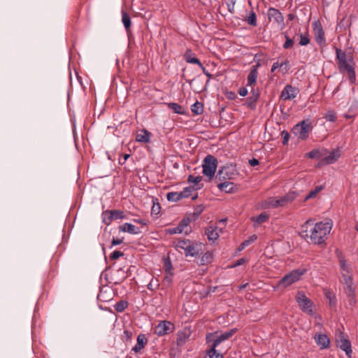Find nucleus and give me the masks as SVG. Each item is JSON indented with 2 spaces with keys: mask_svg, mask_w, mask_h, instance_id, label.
I'll use <instances>...</instances> for the list:
<instances>
[{
  "mask_svg": "<svg viewBox=\"0 0 358 358\" xmlns=\"http://www.w3.org/2000/svg\"><path fill=\"white\" fill-rule=\"evenodd\" d=\"M104 215H110L113 220H122L124 217V212L119 210H107L103 212Z\"/></svg>",
  "mask_w": 358,
  "mask_h": 358,
  "instance_id": "obj_27",
  "label": "nucleus"
},
{
  "mask_svg": "<svg viewBox=\"0 0 358 358\" xmlns=\"http://www.w3.org/2000/svg\"><path fill=\"white\" fill-rule=\"evenodd\" d=\"M336 59L338 62H341L347 59V55L344 51L336 48Z\"/></svg>",
  "mask_w": 358,
  "mask_h": 358,
  "instance_id": "obj_49",
  "label": "nucleus"
},
{
  "mask_svg": "<svg viewBox=\"0 0 358 358\" xmlns=\"http://www.w3.org/2000/svg\"><path fill=\"white\" fill-rule=\"evenodd\" d=\"M268 17L269 20H273L282 28L285 27L284 17L278 9L272 7L269 8L268 10Z\"/></svg>",
  "mask_w": 358,
  "mask_h": 358,
  "instance_id": "obj_14",
  "label": "nucleus"
},
{
  "mask_svg": "<svg viewBox=\"0 0 358 358\" xmlns=\"http://www.w3.org/2000/svg\"><path fill=\"white\" fill-rule=\"evenodd\" d=\"M341 275L343 278L344 282L346 285L348 289L352 290L353 280L352 274L350 273V270L345 271H341Z\"/></svg>",
  "mask_w": 358,
  "mask_h": 358,
  "instance_id": "obj_25",
  "label": "nucleus"
},
{
  "mask_svg": "<svg viewBox=\"0 0 358 358\" xmlns=\"http://www.w3.org/2000/svg\"><path fill=\"white\" fill-rule=\"evenodd\" d=\"M245 21L248 24L256 27L257 25L256 13L253 10L250 12L249 15L245 18Z\"/></svg>",
  "mask_w": 358,
  "mask_h": 358,
  "instance_id": "obj_38",
  "label": "nucleus"
},
{
  "mask_svg": "<svg viewBox=\"0 0 358 358\" xmlns=\"http://www.w3.org/2000/svg\"><path fill=\"white\" fill-rule=\"evenodd\" d=\"M285 38H286V41H285V43L283 44V48L285 49L291 48L294 44V41L287 35H285Z\"/></svg>",
  "mask_w": 358,
  "mask_h": 358,
  "instance_id": "obj_55",
  "label": "nucleus"
},
{
  "mask_svg": "<svg viewBox=\"0 0 358 358\" xmlns=\"http://www.w3.org/2000/svg\"><path fill=\"white\" fill-rule=\"evenodd\" d=\"M314 339L320 350L327 349L330 347V339L326 334H316Z\"/></svg>",
  "mask_w": 358,
  "mask_h": 358,
  "instance_id": "obj_16",
  "label": "nucleus"
},
{
  "mask_svg": "<svg viewBox=\"0 0 358 358\" xmlns=\"http://www.w3.org/2000/svg\"><path fill=\"white\" fill-rule=\"evenodd\" d=\"M97 298L99 301H109L112 299L110 296L106 297V296H105V293L102 290L100 291Z\"/></svg>",
  "mask_w": 358,
  "mask_h": 358,
  "instance_id": "obj_59",
  "label": "nucleus"
},
{
  "mask_svg": "<svg viewBox=\"0 0 358 358\" xmlns=\"http://www.w3.org/2000/svg\"><path fill=\"white\" fill-rule=\"evenodd\" d=\"M269 218V215L264 212L259 214L257 217H252V220L255 222V225H259L266 222Z\"/></svg>",
  "mask_w": 358,
  "mask_h": 358,
  "instance_id": "obj_33",
  "label": "nucleus"
},
{
  "mask_svg": "<svg viewBox=\"0 0 358 358\" xmlns=\"http://www.w3.org/2000/svg\"><path fill=\"white\" fill-rule=\"evenodd\" d=\"M204 210V207L203 205H198L194 208V212L192 213V217L194 220H197L200 215Z\"/></svg>",
  "mask_w": 358,
  "mask_h": 358,
  "instance_id": "obj_45",
  "label": "nucleus"
},
{
  "mask_svg": "<svg viewBox=\"0 0 358 358\" xmlns=\"http://www.w3.org/2000/svg\"><path fill=\"white\" fill-rule=\"evenodd\" d=\"M340 157V154L338 151H331L328 156L322 159L321 162L324 164H334Z\"/></svg>",
  "mask_w": 358,
  "mask_h": 358,
  "instance_id": "obj_24",
  "label": "nucleus"
},
{
  "mask_svg": "<svg viewBox=\"0 0 358 358\" xmlns=\"http://www.w3.org/2000/svg\"><path fill=\"white\" fill-rule=\"evenodd\" d=\"M322 155L318 149H314L306 154V156L310 159H320Z\"/></svg>",
  "mask_w": 358,
  "mask_h": 358,
  "instance_id": "obj_44",
  "label": "nucleus"
},
{
  "mask_svg": "<svg viewBox=\"0 0 358 358\" xmlns=\"http://www.w3.org/2000/svg\"><path fill=\"white\" fill-rule=\"evenodd\" d=\"M119 231L122 232H127L130 234H138L141 233V230L138 227L131 223H124L119 227Z\"/></svg>",
  "mask_w": 358,
  "mask_h": 358,
  "instance_id": "obj_21",
  "label": "nucleus"
},
{
  "mask_svg": "<svg viewBox=\"0 0 358 358\" xmlns=\"http://www.w3.org/2000/svg\"><path fill=\"white\" fill-rule=\"evenodd\" d=\"M173 245L176 249L183 250L187 257H197L202 253L203 245L201 243L183 239L175 241Z\"/></svg>",
  "mask_w": 358,
  "mask_h": 358,
  "instance_id": "obj_2",
  "label": "nucleus"
},
{
  "mask_svg": "<svg viewBox=\"0 0 358 358\" xmlns=\"http://www.w3.org/2000/svg\"><path fill=\"white\" fill-rule=\"evenodd\" d=\"M281 136L282 137V144L284 145H287L289 139V134L287 131L284 130L281 132Z\"/></svg>",
  "mask_w": 358,
  "mask_h": 358,
  "instance_id": "obj_58",
  "label": "nucleus"
},
{
  "mask_svg": "<svg viewBox=\"0 0 358 358\" xmlns=\"http://www.w3.org/2000/svg\"><path fill=\"white\" fill-rule=\"evenodd\" d=\"M237 331V329H231L229 331H225L222 334H221L220 336H217L222 342H223L225 340L229 339L230 337H231Z\"/></svg>",
  "mask_w": 358,
  "mask_h": 358,
  "instance_id": "obj_41",
  "label": "nucleus"
},
{
  "mask_svg": "<svg viewBox=\"0 0 358 358\" xmlns=\"http://www.w3.org/2000/svg\"><path fill=\"white\" fill-rule=\"evenodd\" d=\"M326 297L329 300V305L331 306H334L336 304V298L334 295H333L331 292L326 293Z\"/></svg>",
  "mask_w": 358,
  "mask_h": 358,
  "instance_id": "obj_54",
  "label": "nucleus"
},
{
  "mask_svg": "<svg viewBox=\"0 0 358 358\" xmlns=\"http://www.w3.org/2000/svg\"><path fill=\"white\" fill-rule=\"evenodd\" d=\"M340 266H341V271H345L350 270V267L347 264V262L344 259H340Z\"/></svg>",
  "mask_w": 358,
  "mask_h": 358,
  "instance_id": "obj_61",
  "label": "nucleus"
},
{
  "mask_svg": "<svg viewBox=\"0 0 358 358\" xmlns=\"http://www.w3.org/2000/svg\"><path fill=\"white\" fill-rule=\"evenodd\" d=\"M260 97V90L257 87H252L250 90V95L247 98L245 101L246 106L251 109L255 110L257 108V103Z\"/></svg>",
  "mask_w": 358,
  "mask_h": 358,
  "instance_id": "obj_12",
  "label": "nucleus"
},
{
  "mask_svg": "<svg viewBox=\"0 0 358 358\" xmlns=\"http://www.w3.org/2000/svg\"><path fill=\"white\" fill-rule=\"evenodd\" d=\"M326 120L327 121L334 122L336 120V115L334 111L333 110H329L325 115Z\"/></svg>",
  "mask_w": 358,
  "mask_h": 358,
  "instance_id": "obj_53",
  "label": "nucleus"
},
{
  "mask_svg": "<svg viewBox=\"0 0 358 358\" xmlns=\"http://www.w3.org/2000/svg\"><path fill=\"white\" fill-rule=\"evenodd\" d=\"M148 342V339L146 338L145 334H141L137 337V343L132 348V351L135 353L139 352L146 345Z\"/></svg>",
  "mask_w": 358,
  "mask_h": 358,
  "instance_id": "obj_23",
  "label": "nucleus"
},
{
  "mask_svg": "<svg viewBox=\"0 0 358 358\" xmlns=\"http://www.w3.org/2000/svg\"><path fill=\"white\" fill-rule=\"evenodd\" d=\"M206 339L209 347L208 350H216L217 347L222 343L220 338L213 334H208Z\"/></svg>",
  "mask_w": 358,
  "mask_h": 358,
  "instance_id": "obj_19",
  "label": "nucleus"
},
{
  "mask_svg": "<svg viewBox=\"0 0 358 358\" xmlns=\"http://www.w3.org/2000/svg\"><path fill=\"white\" fill-rule=\"evenodd\" d=\"M174 324L169 321L163 320L155 326L154 332L158 336H163L173 331Z\"/></svg>",
  "mask_w": 358,
  "mask_h": 358,
  "instance_id": "obj_9",
  "label": "nucleus"
},
{
  "mask_svg": "<svg viewBox=\"0 0 358 358\" xmlns=\"http://www.w3.org/2000/svg\"><path fill=\"white\" fill-rule=\"evenodd\" d=\"M296 301L300 309L310 315H313V303L309 299L303 291H299L296 296Z\"/></svg>",
  "mask_w": 358,
  "mask_h": 358,
  "instance_id": "obj_5",
  "label": "nucleus"
},
{
  "mask_svg": "<svg viewBox=\"0 0 358 358\" xmlns=\"http://www.w3.org/2000/svg\"><path fill=\"white\" fill-rule=\"evenodd\" d=\"M160 208H160L159 203H155L153 201V205H152V210H151V214L157 215L160 212Z\"/></svg>",
  "mask_w": 358,
  "mask_h": 358,
  "instance_id": "obj_56",
  "label": "nucleus"
},
{
  "mask_svg": "<svg viewBox=\"0 0 358 358\" xmlns=\"http://www.w3.org/2000/svg\"><path fill=\"white\" fill-rule=\"evenodd\" d=\"M299 93V90L297 87L287 85L281 92L280 97L285 101L291 100L296 98Z\"/></svg>",
  "mask_w": 358,
  "mask_h": 358,
  "instance_id": "obj_15",
  "label": "nucleus"
},
{
  "mask_svg": "<svg viewBox=\"0 0 358 358\" xmlns=\"http://www.w3.org/2000/svg\"><path fill=\"white\" fill-rule=\"evenodd\" d=\"M218 189L226 193H231L234 189V183L231 182H223L217 185Z\"/></svg>",
  "mask_w": 358,
  "mask_h": 358,
  "instance_id": "obj_28",
  "label": "nucleus"
},
{
  "mask_svg": "<svg viewBox=\"0 0 358 358\" xmlns=\"http://www.w3.org/2000/svg\"><path fill=\"white\" fill-rule=\"evenodd\" d=\"M217 166V159L215 157L211 155H208L203 160L202 168L203 174L208 179V182L212 180L214 177Z\"/></svg>",
  "mask_w": 358,
  "mask_h": 358,
  "instance_id": "obj_4",
  "label": "nucleus"
},
{
  "mask_svg": "<svg viewBox=\"0 0 358 358\" xmlns=\"http://www.w3.org/2000/svg\"><path fill=\"white\" fill-rule=\"evenodd\" d=\"M122 22L127 31H128L131 27V21L130 16L124 10H122Z\"/></svg>",
  "mask_w": 358,
  "mask_h": 358,
  "instance_id": "obj_36",
  "label": "nucleus"
},
{
  "mask_svg": "<svg viewBox=\"0 0 358 358\" xmlns=\"http://www.w3.org/2000/svg\"><path fill=\"white\" fill-rule=\"evenodd\" d=\"M299 36L300 38V41L299 43L300 45H307L310 43V39L308 34H300Z\"/></svg>",
  "mask_w": 358,
  "mask_h": 358,
  "instance_id": "obj_48",
  "label": "nucleus"
},
{
  "mask_svg": "<svg viewBox=\"0 0 358 358\" xmlns=\"http://www.w3.org/2000/svg\"><path fill=\"white\" fill-rule=\"evenodd\" d=\"M297 194L295 192H289L285 196L280 197L281 202H282L283 206H285L289 203H291L296 198Z\"/></svg>",
  "mask_w": 358,
  "mask_h": 358,
  "instance_id": "obj_31",
  "label": "nucleus"
},
{
  "mask_svg": "<svg viewBox=\"0 0 358 358\" xmlns=\"http://www.w3.org/2000/svg\"><path fill=\"white\" fill-rule=\"evenodd\" d=\"M323 189L322 185L317 186L314 189L311 190L304 198V201H308L309 199L316 196V195Z\"/></svg>",
  "mask_w": 358,
  "mask_h": 358,
  "instance_id": "obj_42",
  "label": "nucleus"
},
{
  "mask_svg": "<svg viewBox=\"0 0 358 358\" xmlns=\"http://www.w3.org/2000/svg\"><path fill=\"white\" fill-rule=\"evenodd\" d=\"M173 273H166L162 280L163 285L166 286L167 287L171 286L173 282Z\"/></svg>",
  "mask_w": 358,
  "mask_h": 358,
  "instance_id": "obj_43",
  "label": "nucleus"
},
{
  "mask_svg": "<svg viewBox=\"0 0 358 358\" xmlns=\"http://www.w3.org/2000/svg\"><path fill=\"white\" fill-rule=\"evenodd\" d=\"M206 354L209 358H224L223 355L217 350H207Z\"/></svg>",
  "mask_w": 358,
  "mask_h": 358,
  "instance_id": "obj_46",
  "label": "nucleus"
},
{
  "mask_svg": "<svg viewBox=\"0 0 358 358\" xmlns=\"http://www.w3.org/2000/svg\"><path fill=\"white\" fill-rule=\"evenodd\" d=\"M259 66H260V65L259 64H257L256 65H254L252 67V69L247 77V85L248 86L252 87L257 82V77H258V69Z\"/></svg>",
  "mask_w": 358,
  "mask_h": 358,
  "instance_id": "obj_18",
  "label": "nucleus"
},
{
  "mask_svg": "<svg viewBox=\"0 0 358 358\" xmlns=\"http://www.w3.org/2000/svg\"><path fill=\"white\" fill-rule=\"evenodd\" d=\"M191 110L194 115H201L203 113V105L201 102L196 101L191 106Z\"/></svg>",
  "mask_w": 358,
  "mask_h": 358,
  "instance_id": "obj_35",
  "label": "nucleus"
},
{
  "mask_svg": "<svg viewBox=\"0 0 358 358\" xmlns=\"http://www.w3.org/2000/svg\"><path fill=\"white\" fill-rule=\"evenodd\" d=\"M184 59L187 63L197 64L201 66V62L195 56V54L190 49H187L184 54Z\"/></svg>",
  "mask_w": 358,
  "mask_h": 358,
  "instance_id": "obj_22",
  "label": "nucleus"
},
{
  "mask_svg": "<svg viewBox=\"0 0 358 358\" xmlns=\"http://www.w3.org/2000/svg\"><path fill=\"white\" fill-rule=\"evenodd\" d=\"M336 344L337 347H338L341 350L344 351L346 355L350 358L352 357V348L351 343L348 338H345L344 334L343 332H340L336 337Z\"/></svg>",
  "mask_w": 358,
  "mask_h": 358,
  "instance_id": "obj_10",
  "label": "nucleus"
},
{
  "mask_svg": "<svg viewBox=\"0 0 358 358\" xmlns=\"http://www.w3.org/2000/svg\"><path fill=\"white\" fill-rule=\"evenodd\" d=\"M188 338V336L185 332H180L177 338V344L182 345L185 344Z\"/></svg>",
  "mask_w": 358,
  "mask_h": 358,
  "instance_id": "obj_47",
  "label": "nucleus"
},
{
  "mask_svg": "<svg viewBox=\"0 0 358 358\" xmlns=\"http://www.w3.org/2000/svg\"><path fill=\"white\" fill-rule=\"evenodd\" d=\"M308 272L306 268H299L291 271L283 276L278 282V287H287L292 284L298 282L301 277Z\"/></svg>",
  "mask_w": 358,
  "mask_h": 358,
  "instance_id": "obj_3",
  "label": "nucleus"
},
{
  "mask_svg": "<svg viewBox=\"0 0 358 358\" xmlns=\"http://www.w3.org/2000/svg\"><path fill=\"white\" fill-rule=\"evenodd\" d=\"M349 290V294H348V297H349V299H348V303L350 306H353L356 304V299H355V291L353 289V288L352 287V290L350 289H348Z\"/></svg>",
  "mask_w": 358,
  "mask_h": 358,
  "instance_id": "obj_50",
  "label": "nucleus"
},
{
  "mask_svg": "<svg viewBox=\"0 0 358 358\" xmlns=\"http://www.w3.org/2000/svg\"><path fill=\"white\" fill-rule=\"evenodd\" d=\"M297 194L295 192H289L285 196L280 197L281 202H282L283 206H285L289 203H291L296 198Z\"/></svg>",
  "mask_w": 358,
  "mask_h": 358,
  "instance_id": "obj_29",
  "label": "nucleus"
},
{
  "mask_svg": "<svg viewBox=\"0 0 358 358\" xmlns=\"http://www.w3.org/2000/svg\"><path fill=\"white\" fill-rule=\"evenodd\" d=\"M219 232H222V229L217 227L209 226L206 229L205 234L210 242L215 243L219 238Z\"/></svg>",
  "mask_w": 358,
  "mask_h": 358,
  "instance_id": "obj_17",
  "label": "nucleus"
},
{
  "mask_svg": "<svg viewBox=\"0 0 358 358\" xmlns=\"http://www.w3.org/2000/svg\"><path fill=\"white\" fill-rule=\"evenodd\" d=\"M283 66H285V73H287L289 69V62L288 60H285L281 64H280L278 62H274L271 66V72L273 73L277 69L283 67Z\"/></svg>",
  "mask_w": 358,
  "mask_h": 358,
  "instance_id": "obj_37",
  "label": "nucleus"
},
{
  "mask_svg": "<svg viewBox=\"0 0 358 358\" xmlns=\"http://www.w3.org/2000/svg\"><path fill=\"white\" fill-rule=\"evenodd\" d=\"M191 222V219L189 217H184L178 224V225L176 227L169 229V233L170 234H181L184 232L186 235L189 234L190 230H185L189 223Z\"/></svg>",
  "mask_w": 358,
  "mask_h": 358,
  "instance_id": "obj_13",
  "label": "nucleus"
},
{
  "mask_svg": "<svg viewBox=\"0 0 358 358\" xmlns=\"http://www.w3.org/2000/svg\"><path fill=\"white\" fill-rule=\"evenodd\" d=\"M257 238V236L256 235H252L250 236L248 239L243 241L241 245L238 247V250L241 251L247 246L250 245L252 243H253L255 241H256Z\"/></svg>",
  "mask_w": 358,
  "mask_h": 358,
  "instance_id": "obj_39",
  "label": "nucleus"
},
{
  "mask_svg": "<svg viewBox=\"0 0 358 358\" xmlns=\"http://www.w3.org/2000/svg\"><path fill=\"white\" fill-rule=\"evenodd\" d=\"M310 122L309 120H303L296 124L293 128V134L298 136L301 140H306L310 131Z\"/></svg>",
  "mask_w": 358,
  "mask_h": 358,
  "instance_id": "obj_6",
  "label": "nucleus"
},
{
  "mask_svg": "<svg viewBox=\"0 0 358 358\" xmlns=\"http://www.w3.org/2000/svg\"><path fill=\"white\" fill-rule=\"evenodd\" d=\"M103 217V222L105 223L106 225L110 224L112 220H113L110 217V215H104L103 213H102Z\"/></svg>",
  "mask_w": 358,
  "mask_h": 358,
  "instance_id": "obj_63",
  "label": "nucleus"
},
{
  "mask_svg": "<svg viewBox=\"0 0 358 358\" xmlns=\"http://www.w3.org/2000/svg\"><path fill=\"white\" fill-rule=\"evenodd\" d=\"M339 69L341 72L346 71L348 74L350 82L354 84L356 81V73L355 71L354 62L352 58H350L341 62H338Z\"/></svg>",
  "mask_w": 358,
  "mask_h": 358,
  "instance_id": "obj_8",
  "label": "nucleus"
},
{
  "mask_svg": "<svg viewBox=\"0 0 358 358\" xmlns=\"http://www.w3.org/2000/svg\"><path fill=\"white\" fill-rule=\"evenodd\" d=\"M194 189L191 187H185L182 191V194L184 195V198H188L189 196H190Z\"/></svg>",
  "mask_w": 358,
  "mask_h": 358,
  "instance_id": "obj_57",
  "label": "nucleus"
},
{
  "mask_svg": "<svg viewBox=\"0 0 358 358\" xmlns=\"http://www.w3.org/2000/svg\"><path fill=\"white\" fill-rule=\"evenodd\" d=\"M123 255H124V253L122 252L115 250L110 254V258L111 259H117Z\"/></svg>",
  "mask_w": 358,
  "mask_h": 358,
  "instance_id": "obj_60",
  "label": "nucleus"
},
{
  "mask_svg": "<svg viewBox=\"0 0 358 358\" xmlns=\"http://www.w3.org/2000/svg\"><path fill=\"white\" fill-rule=\"evenodd\" d=\"M266 208H275L279 206H284L282 204V202H281V198H270L268 201L265 203Z\"/></svg>",
  "mask_w": 358,
  "mask_h": 358,
  "instance_id": "obj_26",
  "label": "nucleus"
},
{
  "mask_svg": "<svg viewBox=\"0 0 358 358\" xmlns=\"http://www.w3.org/2000/svg\"><path fill=\"white\" fill-rule=\"evenodd\" d=\"M237 175L236 166L230 164L220 167L215 176L219 180H226L234 178Z\"/></svg>",
  "mask_w": 358,
  "mask_h": 358,
  "instance_id": "obj_7",
  "label": "nucleus"
},
{
  "mask_svg": "<svg viewBox=\"0 0 358 358\" xmlns=\"http://www.w3.org/2000/svg\"><path fill=\"white\" fill-rule=\"evenodd\" d=\"M297 194L295 192H289L285 196L280 197L281 202H282L283 206H285L289 203H291L296 198Z\"/></svg>",
  "mask_w": 358,
  "mask_h": 358,
  "instance_id": "obj_30",
  "label": "nucleus"
},
{
  "mask_svg": "<svg viewBox=\"0 0 358 358\" xmlns=\"http://www.w3.org/2000/svg\"><path fill=\"white\" fill-rule=\"evenodd\" d=\"M238 92L240 96H245L248 94V89L246 87H242L239 88Z\"/></svg>",
  "mask_w": 358,
  "mask_h": 358,
  "instance_id": "obj_64",
  "label": "nucleus"
},
{
  "mask_svg": "<svg viewBox=\"0 0 358 358\" xmlns=\"http://www.w3.org/2000/svg\"><path fill=\"white\" fill-rule=\"evenodd\" d=\"M199 67L201 69L203 74L206 76L208 78V80L206 82V85L209 83L210 80L213 78V75L210 73L206 68L203 66V65L201 64V66H199Z\"/></svg>",
  "mask_w": 358,
  "mask_h": 358,
  "instance_id": "obj_62",
  "label": "nucleus"
},
{
  "mask_svg": "<svg viewBox=\"0 0 358 358\" xmlns=\"http://www.w3.org/2000/svg\"><path fill=\"white\" fill-rule=\"evenodd\" d=\"M202 180L201 176H194L192 175H189L187 178V181L189 183H193L194 185H198Z\"/></svg>",
  "mask_w": 358,
  "mask_h": 358,
  "instance_id": "obj_52",
  "label": "nucleus"
},
{
  "mask_svg": "<svg viewBox=\"0 0 358 358\" xmlns=\"http://www.w3.org/2000/svg\"><path fill=\"white\" fill-rule=\"evenodd\" d=\"M331 229V220L314 224V220L309 219L302 224L300 235L305 240L309 238L313 244L321 245L325 243Z\"/></svg>",
  "mask_w": 358,
  "mask_h": 358,
  "instance_id": "obj_1",
  "label": "nucleus"
},
{
  "mask_svg": "<svg viewBox=\"0 0 358 358\" xmlns=\"http://www.w3.org/2000/svg\"><path fill=\"white\" fill-rule=\"evenodd\" d=\"M313 33L315 35V41L320 46L326 43V38L324 36V31L322 26L319 21H315L312 24Z\"/></svg>",
  "mask_w": 358,
  "mask_h": 358,
  "instance_id": "obj_11",
  "label": "nucleus"
},
{
  "mask_svg": "<svg viewBox=\"0 0 358 358\" xmlns=\"http://www.w3.org/2000/svg\"><path fill=\"white\" fill-rule=\"evenodd\" d=\"M297 194L295 192H289L285 196L280 197L281 202H282L283 206H285L289 203H291L296 198Z\"/></svg>",
  "mask_w": 358,
  "mask_h": 358,
  "instance_id": "obj_32",
  "label": "nucleus"
},
{
  "mask_svg": "<svg viewBox=\"0 0 358 358\" xmlns=\"http://www.w3.org/2000/svg\"><path fill=\"white\" fill-rule=\"evenodd\" d=\"M168 107L169 109L172 110L175 113L178 115L185 114V110L182 106L177 103H168Z\"/></svg>",
  "mask_w": 358,
  "mask_h": 358,
  "instance_id": "obj_34",
  "label": "nucleus"
},
{
  "mask_svg": "<svg viewBox=\"0 0 358 358\" xmlns=\"http://www.w3.org/2000/svg\"><path fill=\"white\" fill-rule=\"evenodd\" d=\"M128 305L127 301L121 300L115 304L114 308L117 312L122 313L128 307Z\"/></svg>",
  "mask_w": 358,
  "mask_h": 358,
  "instance_id": "obj_40",
  "label": "nucleus"
},
{
  "mask_svg": "<svg viewBox=\"0 0 358 358\" xmlns=\"http://www.w3.org/2000/svg\"><path fill=\"white\" fill-rule=\"evenodd\" d=\"M151 132L145 129L140 130L136 136V141L139 143H148L150 141Z\"/></svg>",
  "mask_w": 358,
  "mask_h": 358,
  "instance_id": "obj_20",
  "label": "nucleus"
},
{
  "mask_svg": "<svg viewBox=\"0 0 358 358\" xmlns=\"http://www.w3.org/2000/svg\"><path fill=\"white\" fill-rule=\"evenodd\" d=\"M166 199L170 202H177L178 199V192H170L166 194Z\"/></svg>",
  "mask_w": 358,
  "mask_h": 358,
  "instance_id": "obj_51",
  "label": "nucleus"
}]
</instances>
